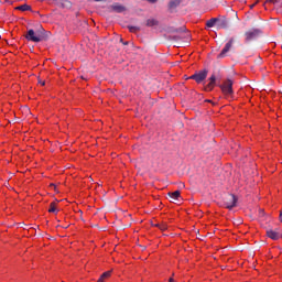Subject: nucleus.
<instances>
[{"label":"nucleus","mask_w":282,"mask_h":282,"mask_svg":"<svg viewBox=\"0 0 282 282\" xmlns=\"http://www.w3.org/2000/svg\"><path fill=\"white\" fill-rule=\"evenodd\" d=\"M25 39L32 43H41L42 41H47V39H50V33H47L44 29L40 31L31 29L28 31Z\"/></svg>","instance_id":"obj_1"},{"label":"nucleus","mask_w":282,"mask_h":282,"mask_svg":"<svg viewBox=\"0 0 282 282\" xmlns=\"http://www.w3.org/2000/svg\"><path fill=\"white\" fill-rule=\"evenodd\" d=\"M261 34H263L261 29H249L245 32V43H252V41H257Z\"/></svg>","instance_id":"obj_2"},{"label":"nucleus","mask_w":282,"mask_h":282,"mask_svg":"<svg viewBox=\"0 0 282 282\" xmlns=\"http://www.w3.org/2000/svg\"><path fill=\"white\" fill-rule=\"evenodd\" d=\"M207 76H208V69L204 68L195 73L194 75H192L189 78L191 80H195V83L199 85L206 80Z\"/></svg>","instance_id":"obj_3"},{"label":"nucleus","mask_w":282,"mask_h":282,"mask_svg":"<svg viewBox=\"0 0 282 282\" xmlns=\"http://www.w3.org/2000/svg\"><path fill=\"white\" fill-rule=\"evenodd\" d=\"M238 200L239 199L237 198V196H235V194L227 195L225 198L226 208H228L229 210H232V208H235L237 206Z\"/></svg>","instance_id":"obj_4"},{"label":"nucleus","mask_w":282,"mask_h":282,"mask_svg":"<svg viewBox=\"0 0 282 282\" xmlns=\"http://www.w3.org/2000/svg\"><path fill=\"white\" fill-rule=\"evenodd\" d=\"M235 44V37H231L221 50L220 54L217 56V58H226V55L232 50V45Z\"/></svg>","instance_id":"obj_5"},{"label":"nucleus","mask_w":282,"mask_h":282,"mask_svg":"<svg viewBox=\"0 0 282 282\" xmlns=\"http://www.w3.org/2000/svg\"><path fill=\"white\" fill-rule=\"evenodd\" d=\"M220 89L225 96H230L232 94V82L227 79L223 85H220Z\"/></svg>","instance_id":"obj_6"},{"label":"nucleus","mask_w":282,"mask_h":282,"mask_svg":"<svg viewBox=\"0 0 282 282\" xmlns=\"http://www.w3.org/2000/svg\"><path fill=\"white\" fill-rule=\"evenodd\" d=\"M218 30H226L228 29V19L226 18H217V23H216Z\"/></svg>","instance_id":"obj_7"},{"label":"nucleus","mask_w":282,"mask_h":282,"mask_svg":"<svg viewBox=\"0 0 282 282\" xmlns=\"http://www.w3.org/2000/svg\"><path fill=\"white\" fill-rule=\"evenodd\" d=\"M215 83H217V76L212 75L209 77V83L205 86V90L213 91V89L215 88Z\"/></svg>","instance_id":"obj_8"},{"label":"nucleus","mask_w":282,"mask_h":282,"mask_svg":"<svg viewBox=\"0 0 282 282\" xmlns=\"http://www.w3.org/2000/svg\"><path fill=\"white\" fill-rule=\"evenodd\" d=\"M267 237H269V239H273L274 241H276L278 239H281V234H279V231L268 229Z\"/></svg>","instance_id":"obj_9"},{"label":"nucleus","mask_w":282,"mask_h":282,"mask_svg":"<svg viewBox=\"0 0 282 282\" xmlns=\"http://www.w3.org/2000/svg\"><path fill=\"white\" fill-rule=\"evenodd\" d=\"M167 195L171 198V202H180V199L182 198L180 191L170 192Z\"/></svg>","instance_id":"obj_10"},{"label":"nucleus","mask_w":282,"mask_h":282,"mask_svg":"<svg viewBox=\"0 0 282 282\" xmlns=\"http://www.w3.org/2000/svg\"><path fill=\"white\" fill-rule=\"evenodd\" d=\"M110 10H112V12H124V10H127V8H124V6L120 4V3H113L111 7H110Z\"/></svg>","instance_id":"obj_11"},{"label":"nucleus","mask_w":282,"mask_h":282,"mask_svg":"<svg viewBox=\"0 0 282 282\" xmlns=\"http://www.w3.org/2000/svg\"><path fill=\"white\" fill-rule=\"evenodd\" d=\"M182 3V0H170L169 2V9L175 10V8H178V6Z\"/></svg>","instance_id":"obj_12"},{"label":"nucleus","mask_w":282,"mask_h":282,"mask_svg":"<svg viewBox=\"0 0 282 282\" xmlns=\"http://www.w3.org/2000/svg\"><path fill=\"white\" fill-rule=\"evenodd\" d=\"M155 25H160V22L156 19H148L147 20L148 28H155Z\"/></svg>","instance_id":"obj_13"},{"label":"nucleus","mask_w":282,"mask_h":282,"mask_svg":"<svg viewBox=\"0 0 282 282\" xmlns=\"http://www.w3.org/2000/svg\"><path fill=\"white\" fill-rule=\"evenodd\" d=\"M15 10H20L21 12H28L32 10V7L30 4H22L17 7Z\"/></svg>","instance_id":"obj_14"},{"label":"nucleus","mask_w":282,"mask_h":282,"mask_svg":"<svg viewBox=\"0 0 282 282\" xmlns=\"http://www.w3.org/2000/svg\"><path fill=\"white\" fill-rule=\"evenodd\" d=\"M111 276V271L104 272L97 282H105V279H109Z\"/></svg>","instance_id":"obj_15"},{"label":"nucleus","mask_w":282,"mask_h":282,"mask_svg":"<svg viewBox=\"0 0 282 282\" xmlns=\"http://www.w3.org/2000/svg\"><path fill=\"white\" fill-rule=\"evenodd\" d=\"M206 25H207L208 28H215V25H217V18H212L210 20H208V21L206 22Z\"/></svg>","instance_id":"obj_16"},{"label":"nucleus","mask_w":282,"mask_h":282,"mask_svg":"<svg viewBox=\"0 0 282 282\" xmlns=\"http://www.w3.org/2000/svg\"><path fill=\"white\" fill-rule=\"evenodd\" d=\"M48 213H58V209L56 208V203L52 202L50 204Z\"/></svg>","instance_id":"obj_17"},{"label":"nucleus","mask_w":282,"mask_h":282,"mask_svg":"<svg viewBox=\"0 0 282 282\" xmlns=\"http://www.w3.org/2000/svg\"><path fill=\"white\" fill-rule=\"evenodd\" d=\"M129 31L132 33L140 32V26H128Z\"/></svg>","instance_id":"obj_18"},{"label":"nucleus","mask_w":282,"mask_h":282,"mask_svg":"<svg viewBox=\"0 0 282 282\" xmlns=\"http://www.w3.org/2000/svg\"><path fill=\"white\" fill-rule=\"evenodd\" d=\"M272 3L273 6H281V0H273Z\"/></svg>","instance_id":"obj_19"},{"label":"nucleus","mask_w":282,"mask_h":282,"mask_svg":"<svg viewBox=\"0 0 282 282\" xmlns=\"http://www.w3.org/2000/svg\"><path fill=\"white\" fill-rule=\"evenodd\" d=\"M159 228H161V230H166V225H161Z\"/></svg>","instance_id":"obj_20"},{"label":"nucleus","mask_w":282,"mask_h":282,"mask_svg":"<svg viewBox=\"0 0 282 282\" xmlns=\"http://www.w3.org/2000/svg\"><path fill=\"white\" fill-rule=\"evenodd\" d=\"M149 3H158V0H147Z\"/></svg>","instance_id":"obj_21"},{"label":"nucleus","mask_w":282,"mask_h":282,"mask_svg":"<svg viewBox=\"0 0 282 282\" xmlns=\"http://www.w3.org/2000/svg\"><path fill=\"white\" fill-rule=\"evenodd\" d=\"M120 42H121L123 45H129V42H124V41H122V39L120 40Z\"/></svg>","instance_id":"obj_22"},{"label":"nucleus","mask_w":282,"mask_h":282,"mask_svg":"<svg viewBox=\"0 0 282 282\" xmlns=\"http://www.w3.org/2000/svg\"><path fill=\"white\" fill-rule=\"evenodd\" d=\"M279 219H280V221H282V212H280Z\"/></svg>","instance_id":"obj_23"},{"label":"nucleus","mask_w":282,"mask_h":282,"mask_svg":"<svg viewBox=\"0 0 282 282\" xmlns=\"http://www.w3.org/2000/svg\"><path fill=\"white\" fill-rule=\"evenodd\" d=\"M40 85L44 86L45 85V82H41L39 80Z\"/></svg>","instance_id":"obj_24"},{"label":"nucleus","mask_w":282,"mask_h":282,"mask_svg":"<svg viewBox=\"0 0 282 282\" xmlns=\"http://www.w3.org/2000/svg\"><path fill=\"white\" fill-rule=\"evenodd\" d=\"M169 282H175V280L173 278H170Z\"/></svg>","instance_id":"obj_25"},{"label":"nucleus","mask_w":282,"mask_h":282,"mask_svg":"<svg viewBox=\"0 0 282 282\" xmlns=\"http://www.w3.org/2000/svg\"><path fill=\"white\" fill-rule=\"evenodd\" d=\"M177 39H180V37H178V36H173V40H174V41H177Z\"/></svg>","instance_id":"obj_26"},{"label":"nucleus","mask_w":282,"mask_h":282,"mask_svg":"<svg viewBox=\"0 0 282 282\" xmlns=\"http://www.w3.org/2000/svg\"><path fill=\"white\" fill-rule=\"evenodd\" d=\"M94 1H96V2H100V1H107V0H94Z\"/></svg>","instance_id":"obj_27"},{"label":"nucleus","mask_w":282,"mask_h":282,"mask_svg":"<svg viewBox=\"0 0 282 282\" xmlns=\"http://www.w3.org/2000/svg\"><path fill=\"white\" fill-rule=\"evenodd\" d=\"M273 0H267V3H272Z\"/></svg>","instance_id":"obj_28"},{"label":"nucleus","mask_w":282,"mask_h":282,"mask_svg":"<svg viewBox=\"0 0 282 282\" xmlns=\"http://www.w3.org/2000/svg\"><path fill=\"white\" fill-rule=\"evenodd\" d=\"M51 186H54V187H55L56 185H54V184H51Z\"/></svg>","instance_id":"obj_29"},{"label":"nucleus","mask_w":282,"mask_h":282,"mask_svg":"<svg viewBox=\"0 0 282 282\" xmlns=\"http://www.w3.org/2000/svg\"><path fill=\"white\" fill-rule=\"evenodd\" d=\"M206 102H210V100H206Z\"/></svg>","instance_id":"obj_30"}]
</instances>
